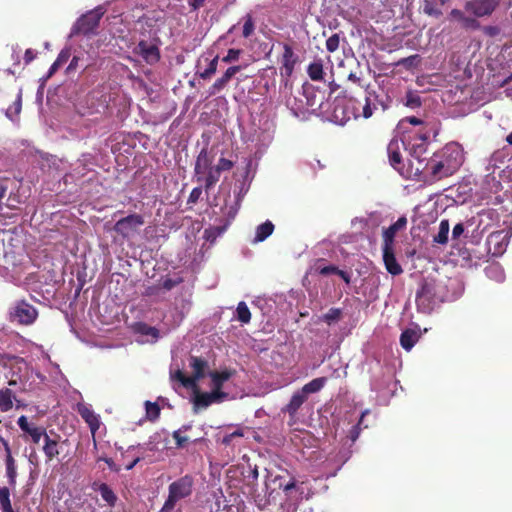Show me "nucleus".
I'll list each match as a JSON object with an SVG mask.
<instances>
[{"label":"nucleus","instance_id":"37998d69","mask_svg":"<svg viewBox=\"0 0 512 512\" xmlns=\"http://www.w3.org/2000/svg\"><path fill=\"white\" fill-rule=\"evenodd\" d=\"M420 62V56L418 54H415V55H411L409 57H406V58H402L400 59L396 65L398 66H403L405 67L406 69H410L412 67H415L417 66V64Z\"/></svg>","mask_w":512,"mask_h":512},{"label":"nucleus","instance_id":"dca6fc26","mask_svg":"<svg viewBox=\"0 0 512 512\" xmlns=\"http://www.w3.org/2000/svg\"><path fill=\"white\" fill-rule=\"evenodd\" d=\"M53 437L48 435L43 441L42 451L45 455V462L50 463L60 454V439L61 436L52 433Z\"/></svg>","mask_w":512,"mask_h":512},{"label":"nucleus","instance_id":"e433bc0d","mask_svg":"<svg viewBox=\"0 0 512 512\" xmlns=\"http://www.w3.org/2000/svg\"><path fill=\"white\" fill-rule=\"evenodd\" d=\"M145 409H146V417L150 421H155L160 416V406L156 402H145Z\"/></svg>","mask_w":512,"mask_h":512},{"label":"nucleus","instance_id":"5701e85b","mask_svg":"<svg viewBox=\"0 0 512 512\" xmlns=\"http://www.w3.org/2000/svg\"><path fill=\"white\" fill-rule=\"evenodd\" d=\"M212 164V158L209 156V153L206 148H203L199 155L197 156L196 162H195V174H202L209 168H211Z\"/></svg>","mask_w":512,"mask_h":512},{"label":"nucleus","instance_id":"bb28decb","mask_svg":"<svg viewBox=\"0 0 512 512\" xmlns=\"http://www.w3.org/2000/svg\"><path fill=\"white\" fill-rule=\"evenodd\" d=\"M326 382V377H318L305 384L300 390L308 397L309 394L319 392L325 386Z\"/></svg>","mask_w":512,"mask_h":512},{"label":"nucleus","instance_id":"e2e57ef3","mask_svg":"<svg viewBox=\"0 0 512 512\" xmlns=\"http://www.w3.org/2000/svg\"><path fill=\"white\" fill-rule=\"evenodd\" d=\"M180 281H177V280H174V279H171V278H167L163 281V288L166 289V290H171L172 288H174L176 285L179 284Z\"/></svg>","mask_w":512,"mask_h":512},{"label":"nucleus","instance_id":"a18cd8bd","mask_svg":"<svg viewBox=\"0 0 512 512\" xmlns=\"http://www.w3.org/2000/svg\"><path fill=\"white\" fill-rule=\"evenodd\" d=\"M174 378L177 379L186 388L196 387L194 380L191 376H185L181 370H178L174 374Z\"/></svg>","mask_w":512,"mask_h":512},{"label":"nucleus","instance_id":"f03ea898","mask_svg":"<svg viewBox=\"0 0 512 512\" xmlns=\"http://www.w3.org/2000/svg\"><path fill=\"white\" fill-rule=\"evenodd\" d=\"M193 478L185 475L172 482L168 487V498L158 512H172L176 503L192 494Z\"/></svg>","mask_w":512,"mask_h":512},{"label":"nucleus","instance_id":"20e7f679","mask_svg":"<svg viewBox=\"0 0 512 512\" xmlns=\"http://www.w3.org/2000/svg\"><path fill=\"white\" fill-rule=\"evenodd\" d=\"M37 318V309L26 300L16 301L9 310V321L18 325H32Z\"/></svg>","mask_w":512,"mask_h":512},{"label":"nucleus","instance_id":"72a5a7b5","mask_svg":"<svg viewBox=\"0 0 512 512\" xmlns=\"http://www.w3.org/2000/svg\"><path fill=\"white\" fill-rule=\"evenodd\" d=\"M0 505L2 512H13L10 491L7 487H0Z\"/></svg>","mask_w":512,"mask_h":512},{"label":"nucleus","instance_id":"680f3d73","mask_svg":"<svg viewBox=\"0 0 512 512\" xmlns=\"http://www.w3.org/2000/svg\"><path fill=\"white\" fill-rule=\"evenodd\" d=\"M464 225L462 223H458L453 227L452 230V238L457 239L464 233Z\"/></svg>","mask_w":512,"mask_h":512},{"label":"nucleus","instance_id":"ddd939ff","mask_svg":"<svg viewBox=\"0 0 512 512\" xmlns=\"http://www.w3.org/2000/svg\"><path fill=\"white\" fill-rule=\"evenodd\" d=\"M245 66L243 65H233L226 69V71L219 77L210 87H209V95L214 96L221 91H223L231 79L239 73Z\"/></svg>","mask_w":512,"mask_h":512},{"label":"nucleus","instance_id":"aec40b11","mask_svg":"<svg viewBox=\"0 0 512 512\" xmlns=\"http://www.w3.org/2000/svg\"><path fill=\"white\" fill-rule=\"evenodd\" d=\"M307 396L302 393L301 390L296 391L289 403L282 409L283 412L288 413L291 418H295L298 410L303 405V403L307 400Z\"/></svg>","mask_w":512,"mask_h":512},{"label":"nucleus","instance_id":"864d4df0","mask_svg":"<svg viewBox=\"0 0 512 512\" xmlns=\"http://www.w3.org/2000/svg\"><path fill=\"white\" fill-rule=\"evenodd\" d=\"M406 105L411 108H417L421 106V99L418 95L412 93L407 94Z\"/></svg>","mask_w":512,"mask_h":512},{"label":"nucleus","instance_id":"de8ad7c7","mask_svg":"<svg viewBox=\"0 0 512 512\" xmlns=\"http://www.w3.org/2000/svg\"><path fill=\"white\" fill-rule=\"evenodd\" d=\"M190 428V426H183L182 429L176 430L173 432L172 436L173 439L176 442L177 448H182L184 445L188 442V438L181 435V431H187Z\"/></svg>","mask_w":512,"mask_h":512},{"label":"nucleus","instance_id":"c9c22d12","mask_svg":"<svg viewBox=\"0 0 512 512\" xmlns=\"http://www.w3.org/2000/svg\"><path fill=\"white\" fill-rule=\"evenodd\" d=\"M220 174L217 168L211 167L208 169V174L205 179V190L208 192L220 179Z\"/></svg>","mask_w":512,"mask_h":512},{"label":"nucleus","instance_id":"3c124183","mask_svg":"<svg viewBox=\"0 0 512 512\" xmlns=\"http://www.w3.org/2000/svg\"><path fill=\"white\" fill-rule=\"evenodd\" d=\"M234 163L226 158H220L217 165L215 166L219 172L229 171L233 168Z\"/></svg>","mask_w":512,"mask_h":512},{"label":"nucleus","instance_id":"49530a36","mask_svg":"<svg viewBox=\"0 0 512 512\" xmlns=\"http://www.w3.org/2000/svg\"><path fill=\"white\" fill-rule=\"evenodd\" d=\"M241 54H242L241 49L231 48L227 51V54L222 58V62H224L226 64L234 63L239 60Z\"/></svg>","mask_w":512,"mask_h":512},{"label":"nucleus","instance_id":"c756f323","mask_svg":"<svg viewBox=\"0 0 512 512\" xmlns=\"http://www.w3.org/2000/svg\"><path fill=\"white\" fill-rule=\"evenodd\" d=\"M408 143L405 146V149L409 150L410 154L416 158H419L422 154L426 152L427 143L412 140V136L409 135Z\"/></svg>","mask_w":512,"mask_h":512},{"label":"nucleus","instance_id":"f704fd0d","mask_svg":"<svg viewBox=\"0 0 512 512\" xmlns=\"http://www.w3.org/2000/svg\"><path fill=\"white\" fill-rule=\"evenodd\" d=\"M237 319L244 324H247L251 320V312L244 301L238 303L237 309Z\"/></svg>","mask_w":512,"mask_h":512},{"label":"nucleus","instance_id":"412c9836","mask_svg":"<svg viewBox=\"0 0 512 512\" xmlns=\"http://www.w3.org/2000/svg\"><path fill=\"white\" fill-rule=\"evenodd\" d=\"M5 451H6V459H5V465H6V475L8 477V483L10 486L14 487L16 485V477H17V471H16V464L15 460L11 454L10 447L7 442L4 443Z\"/></svg>","mask_w":512,"mask_h":512},{"label":"nucleus","instance_id":"4d7b16f0","mask_svg":"<svg viewBox=\"0 0 512 512\" xmlns=\"http://www.w3.org/2000/svg\"><path fill=\"white\" fill-rule=\"evenodd\" d=\"M319 273L323 276H328L331 274L337 275L339 268L335 265H326L323 267H318Z\"/></svg>","mask_w":512,"mask_h":512},{"label":"nucleus","instance_id":"5fc2aeb1","mask_svg":"<svg viewBox=\"0 0 512 512\" xmlns=\"http://www.w3.org/2000/svg\"><path fill=\"white\" fill-rule=\"evenodd\" d=\"M202 195V188L201 187H195L192 189L189 197H188V204H196L198 200L200 199Z\"/></svg>","mask_w":512,"mask_h":512},{"label":"nucleus","instance_id":"bf43d9fd","mask_svg":"<svg viewBox=\"0 0 512 512\" xmlns=\"http://www.w3.org/2000/svg\"><path fill=\"white\" fill-rule=\"evenodd\" d=\"M409 123L411 125H414V126H425L427 125L428 123L424 122L422 119L416 117V116H409V117H405L403 120H402V123Z\"/></svg>","mask_w":512,"mask_h":512},{"label":"nucleus","instance_id":"39448f33","mask_svg":"<svg viewBox=\"0 0 512 512\" xmlns=\"http://www.w3.org/2000/svg\"><path fill=\"white\" fill-rule=\"evenodd\" d=\"M103 14L104 11L101 7L90 10L87 13L83 14L80 18H78V20L74 24L72 28V34H95Z\"/></svg>","mask_w":512,"mask_h":512},{"label":"nucleus","instance_id":"1a4fd4ad","mask_svg":"<svg viewBox=\"0 0 512 512\" xmlns=\"http://www.w3.org/2000/svg\"><path fill=\"white\" fill-rule=\"evenodd\" d=\"M448 19L457 22L466 31H477L481 28L480 21L472 17L471 14H468L464 8L463 10L453 8L448 14Z\"/></svg>","mask_w":512,"mask_h":512},{"label":"nucleus","instance_id":"473e14b6","mask_svg":"<svg viewBox=\"0 0 512 512\" xmlns=\"http://www.w3.org/2000/svg\"><path fill=\"white\" fill-rule=\"evenodd\" d=\"M423 12L432 17L439 18L442 16V10L437 6L436 0H424Z\"/></svg>","mask_w":512,"mask_h":512},{"label":"nucleus","instance_id":"0eeeda50","mask_svg":"<svg viewBox=\"0 0 512 512\" xmlns=\"http://www.w3.org/2000/svg\"><path fill=\"white\" fill-rule=\"evenodd\" d=\"M17 424L25 434V440L32 444H39L41 439L43 441L49 435L44 426H39L35 423L28 421V418L24 415L20 416L17 420Z\"/></svg>","mask_w":512,"mask_h":512},{"label":"nucleus","instance_id":"0e129e2a","mask_svg":"<svg viewBox=\"0 0 512 512\" xmlns=\"http://www.w3.org/2000/svg\"><path fill=\"white\" fill-rule=\"evenodd\" d=\"M36 58V53L32 49H27L24 54V61L26 64H29Z\"/></svg>","mask_w":512,"mask_h":512},{"label":"nucleus","instance_id":"052dcab7","mask_svg":"<svg viewBox=\"0 0 512 512\" xmlns=\"http://www.w3.org/2000/svg\"><path fill=\"white\" fill-rule=\"evenodd\" d=\"M338 112H339V107H338V105H336L333 110V117L335 118L336 121L343 123L349 119V116H347L344 111H341V115H339Z\"/></svg>","mask_w":512,"mask_h":512},{"label":"nucleus","instance_id":"c85d7f7f","mask_svg":"<svg viewBox=\"0 0 512 512\" xmlns=\"http://www.w3.org/2000/svg\"><path fill=\"white\" fill-rule=\"evenodd\" d=\"M307 74L313 81H321L324 76L322 60H317L310 63L307 67Z\"/></svg>","mask_w":512,"mask_h":512},{"label":"nucleus","instance_id":"4c0bfd02","mask_svg":"<svg viewBox=\"0 0 512 512\" xmlns=\"http://www.w3.org/2000/svg\"><path fill=\"white\" fill-rule=\"evenodd\" d=\"M218 61H219V56L216 55L208 64V67L202 71V72H199V77L203 80H207V79H210L217 71V67H218Z\"/></svg>","mask_w":512,"mask_h":512},{"label":"nucleus","instance_id":"4be33fe9","mask_svg":"<svg viewBox=\"0 0 512 512\" xmlns=\"http://www.w3.org/2000/svg\"><path fill=\"white\" fill-rule=\"evenodd\" d=\"M189 364L190 367L193 369V374L191 377L196 385L197 382L205 376V370L208 367V363L201 357L191 356Z\"/></svg>","mask_w":512,"mask_h":512},{"label":"nucleus","instance_id":"b1692460","mask_svg":"<svg viewBox=\"0 0 512 512\" xmlns=\"http://www.w3.org/2000/svg\"><path fill=\"white\" fill-rule=\"evenodd\" d=\"M16 400V395L10 388L0 389V411L8 412L13 408V402Z\"/></svg>","mask_w":512,"mask_h":512},{"label":"nucleus","instance_id":"a19ab883","mask_svg":"<svg viewBox=\"0 0 512 512\" xmlns=\"http://www.w3.org/2000/svg\"><path fill=\"white\" fill-rule=\"evenodd\" d=\"M244 24H243V30H242V36L244 38H249L255 30V23L253 20V17L251 14H247L243 18Z\"/></svg>","mask_w":512,"mask_h":512},{"label":"nucleus","instance_id":"ea45409f","mask_svg":"<svg viewBox=\"0 0 512 512\" xmlns=\"http://www.w3.org/2000/svg\"><path fill=\"white\" fill-rule=\"evenodd\" d=\"M342 310L340 308H330L327 313L322 316V320L328 325L341 319Z\"/></svg>","mask_w":512,"mask_h":512},{"label":"nucleus","instance_id":"393cba45","mask_svg":"<svg viewBox=\"0 0 512 512\" xmlns=\"http://www.w3.org/2000/svg\"><path fill=\"white\" fill-rule=\"evenodd\" d=\"M420 335L413 329H406L400 335V344L403 349L410 351L419 340Z\"/></svg>","mask_w":512,"mask_h":512},{"label":"nucleus","instance_id":"a878e982","mask_svg":"<svg viewBox=\"0 0 512 512\" xmlns=\"http://www.w3.org/2000/svg\"><path fill=\"white\" fill-rule=\"evenodd\" d=\"M273 231L274 224L270 220L265 221L264 223L257 226L253 242H263L273 233Z\"/></svg>","mask_w":512,"mask_h":512},{"label":"nucleus","instance_id":"f257e3e1","mask_svg":"<svg viewBox=\"0 0 512 512\" xmlns=\"http://www.w3.org/2000/svg\"><path fill=\"white\" fill-rule=\"evenodd\" d=\"M464 162L462 147L451 142L446 144L439 152L434 153L426 164V169L435 180L453 175Z\"/></svg>","mask_w":512,"mask_h":512},{"label":"nucleus","instance_id":"6ab92c4d","mask_svg":"<svg viewBox=\"0 0 512 512\" xmlns=\"http://www.w3.org/2000/svg\"><path fill=\"white\" fill-rule=\"evenodd\" d=\"M407 225L406 217H399L398 220L383 231V245L393 246L396 233Z\"/></svg>","mask_w":512,"mask_h":512},{"label":"nucleus","instance_id":"69168bd1","mask_svg":"<svg viewBox=\"0 0 512 512\" xmlns=\"http://www.w3.org/2000/svg\"><path fill=\"white\" fill-rule=\"evenodd\" d=\"M337 275L340 276L345 281L346 284H350L351 277L347 272L339 269Z\"/></svg>","mask_w":512,"mask_h":512},{"label":"nucleus","instance_id":"f3484780","mask_svg":"<svg viewBox=\"0 0 512 512\" xmlns=\"http://www.w3.org/2000/svg\"><path fill=\"white\" fill-rule=\"evenodd\" d=\"M209 375L212 380V391L217 392V394L221 398L226 399L228 394L226 392L222 391V387H223L224 383L232 377L233 371H231V370H223L221 372L213 371V372H210Z\"/></svg>","mask_w":512,"mask_h":512},{"label":"nucleus","instance_id":"9d476101","mask_svg":"<svg viewBox=\"0 0 512 512\" xmlns=\"http://www.w3.org/2000/svg\"><path fill=\"white\" fill-rule=\"evenodd\" d=\"M298 56L294 53L293 48L287 44H283V53L280 58V75L285 78L291 77L298 63Z\"/></svg>","mask_w":512,"mask_h":512},{"label":"nucleus","instance_id":"a211bd4d","mask_svg":"<svg viewBox=\"0 0 512 512\" xmlns=\"http://www.w3.org/2000/svg\"><path fill=\"white\" fill-rule=\"evenodd\" d=\"M383 261L386 270L393 276L400 275L403 272L401 265L397 262L394 255L393 246L383 245Z\"/></svg>","mask_w":512,"mask_h":512},{"label":"nucleus","instance_id":"7c9ffc66","mask_svg":"<svg viewBox=\"0 0 512 512\" xmlns=\"http://www.w3.org/2000/svg\"><path fill=\"white\" fill-rule=\"evenodd\" d=\"M450 230V224L447 219L441 220L439 224L438 233L434 236L433 241L437 244L445 245L448 242V234Z\"/></svg>","mask_w":512,"mask_h":512},{"label":"nucleus","instance_id":"423d86ee","mask_svg":"<svg viewBox=\"0 0 512 512\" xmlns=\"http://www.w3.org/2000/svg\"><path fill=\"white\" fill-rule=\"evenodd\" d=\"M501 0H467L464 9L476 20L491 17L500 6Z\"/></svg>","mask_w":512,"mask_h":512},{"label":"nucleus","instance_id":"338daca9","mask_svg":"<svg viewBox=\"0 0 512 512\" xmlns=\"http://www.w3.org/2000/svg\"><path fill=\"white\" fill-rule=\"evenodd\" d=\"M205 1L206 0H192L190 2V6L192 7L193 10H198L204 5Z\"/></svg>","mask_w":512,"mask_h":512},{"label":"nucleus","instance_id":"c03bdc74","mask_svg":"<svg viewBox=\"0 0 512 512\" xmlns=\"http://www.w3.org/2000/svg\"><path fill=\"white\" fill-rule=\"evenodd\" d=\"M479 30L489 38H496L501 34V28L498 25H481Z\"/></svg>","mask_w":512,"mask_h":512},{"label":"nucleus","instance_id":"6e6d98bb","mask_svg":"<svg viewBox=\"0 0 512 512\" xmlns=\"http://www.w3.org/2000/svg\"><path fill=\"white\" fill-rule=\"evenodd\" d=\"M71 56V52H70V49L68 48H65V49H62L60 51V53L58 54L57 58H56V62L62 66L63 64H65L69 58Z\"/></svg>","mask_w":512,"mask_h":512},{"label":"nucleus","instance_id":"9b49d317","mask_svg":"<svg viewBox=\"0 0 512 512\" xmlns=\"http://www.w3.org/2000/svg\"><path fill=\"white\" fill-rule=\"evenodd\" d=\"M77 412L82 417V419L87 423L90 428L94 447L97 446L96 442V432L100 428V418L93 409L87 404H78Z\"/></svg>","mask_w":512,"mask_h":512},{"label":"nucleus","instance_id":"7ed1b4c3","mask_svg":"<svg viewBox=\"0 0 512 512\" xmlns=\"http://www.w3.org/2000/svg\"><path fill=\"white\" fill-rule=\"evenodd\" d=\"M437 285L433 280L423 279L420 288L416 292L417 310L423 314H430L440 301L437 295Z\"/></svg>","mask_w":512,"mask_h":512},{"label":"nucleus","instance_id":"cd10ccee","mask_svg":"<svg viewBox=\"0 0 512 512\" xmlns=\"http://www.w3.org/2000/svg\"><path fill=\"white\" fill-rule=\"evenodd\" d=\"M102 499L107 503L108 506L114 507L117 502V496L114 491L106 483H101L97 489Z\"/></svg>","mask_w":512,"mask_h":512},{"label":"nucleus","instance_id":"f8f14e48","mask_svg":"<svg viewBox=\"0 0 512 512\" xmlns=\"http://www.w3.org/2000/svg\"><path fill=\"white\" fill-rule=\"evenodd\" d=\"M405 146L406 143L404 140H399L396 138H393L387 146L389 162L391 166L397 171H402L404 168L401 148Z\"/></svg>","mask_w":512,"mask_h":512},{"label":"nucleus","instance_id":"2eb2a0df","mask_svg":"<svg viewBox=\"0 0 512 512\" xmlns=\"http://www.w3.org/2000/svg\"><path fill=\"white\" fill-rule=\"evenodd\" d=\"M194 388V397H193V406L194 411L197 412L198 409H204L210 406L213 403L221 402L224 399L221 398L217 392H200L196 387Z\"/></svg>","mask_w":512,"mask_h":512},{"label":"nucleus","instance_id":"8fccbe9b","mask_svg":"<svg viewBox=\"0 0 512 512\" xmlns=\"http://www.w3.org/2000/svg\"><path fill=\"white\" fill-rule=\"evenodd\" d=\"M361 108H362V112L361 113L355 112L354 113L355 117H359L360 115H362L364 118H369L372 116L373 110L371 107L370 99L368 97H365V103L363 105H361Z\"/></svg>","mask_w":512,"mask_h":512},{"label":"nucleus","instance_id":"79ce46f5","mask_svg":"<svg viewBox=\"0 0 512 512\" xmlns=\"http://www.w3.org/2000/svg\"><path fill=\"white\" fill-rule=\"evenodd\" d=\"M136 331L142 335L151 336L154 339L159 337V330L155 327L149 326L146 323H138Z\"/></svg>","mask_w":512,"mask_h":512},{"label":"nucleus","instance_id":"4468645a","mask_svg":"<svg viewBox=\"0 0 512 512\" xmlns=\"http://www.w3.org/2000/svg\"><path fill=\"white\" fill-rule=\"evenodd\" d=\"M134 52L141 56L143 60L150 65L157 63L160 60V50L154 45L145 40H141L134 49Z\"/></svg>","mask_w":512,"mask_h":512},{"label":"nucleus","instance_id":"6e6552de","mask_svg":"<svg viewBox=\"0 0 512 512\" xmlns=\"http://www.w3.org/2000/svg\"><path fill=\"white\" fill-rule=\"evenodd\" d=\"M144 224V218L140 214H130L118 220L113 230L123 238H128L133 232Z\"/></svg>","mask_w":512,"mask_h":512},{"label":"nucleus","instance_id":"09e8293b","mask_svg":"<svg viewBox=\"0 0 512 512\" xmlns=\"http://www.w3.org/2000/svg\"><path fill=\"white\" fill-rule=\"evenodd\" d=\"M340 44L339 34L335 33L326 40V49L333 53L338 50Z\"/></svg>","mask_w":512,"mask_h":512},{"label":"nucleus","instance_id":"58836bf2","mask_svg":"<svg viewBox=\"0 0 512 512\" xmlns=\"http://www.w3.org/2000/svg\"><path fill=\"white\" fill-rule=\"evenodd\" d=\"M431 126L430 124H427L425 126H421L418 131L414 133L412 136V140L421 141L424 143H428V140L430 138L431 133Z\"/></svg>","mask_w":512,"mask_h":512},{"label":"nucleus","instance_id":"13d9d810","mask_svg":"<svg viewBox=\"0 0 512 512\" xmlns=\"http://www.w3.org/2000/svg\"><path fill=\"white\" fill-rule=\"evenodd\" d=\"M75 173L78 177H83L88 171L87 165L84 160H78L76 163V167L74 168Z\"/></svg>","mask_w":512,"mask_h":512},{"label":"nucleus","instance_id":"603ef678","mask_svg":"<svg viewBox=\"0 0 512 512\" xmlns=\"http://www.w3.org/2000/svg\"><path fill=\"white\" fill-rule=\"evenodd\" d=\"M367 414H369L368 410L363 412L361 417H360V419H359V421H358V423H357V425L352 428V430H351V438H352L353 441H355L356 438L358 437L360 429H361V426L364 424V418H365V416Z\"/></svg>","mask_w":512,"mask_h":512},{"label":"nucleus","instance_id":"2f4dec72","mask_svg":"<svg viewBox=\"0 0 512 512\" xmlns=\"http://www.w3.org/2000/svg\"><path fill=\"white\" fill-rule=\"evenodd\" d=\"M22 109V89H18L16 99L11 106H9L6 110V116L14 120L19 116Z\"/></svg>","mask_w":512,"mask_h":512},{"label":"nucleus","instance_id":"774afa93","mask_svg":"<svg viewBox=\"0 0 512 512\" xmlns=\"http://www.w3.org/2000/svg\"><path fill=\"white\" fill-rule=\"evenodd\" d=\"M296 487V481L292 479L289 481L284 487L283 491L287 494L290 490L294 489Z\"/></svg>","mask_w":512,"mask_h":512}]
</instances>
